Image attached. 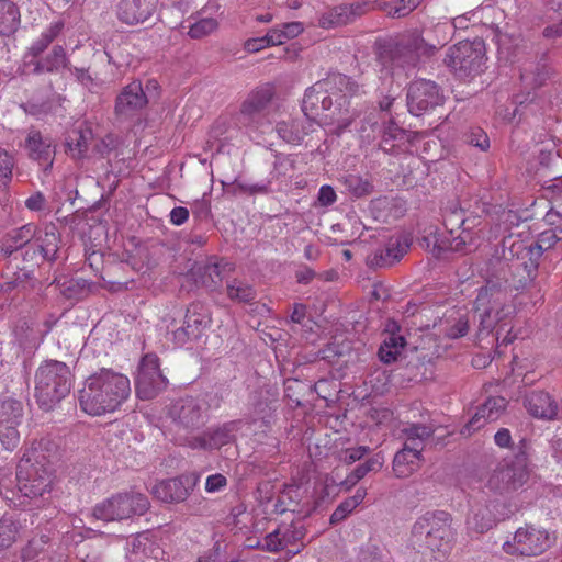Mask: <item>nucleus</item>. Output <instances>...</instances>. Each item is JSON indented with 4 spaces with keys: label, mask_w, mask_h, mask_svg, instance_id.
Listing matches in <instances>:
<instances>
[{
    "label": "nucleus",
    "mask_w": 562,
    "mask_h": 562,
    "mask_svg": "<svg viewBox=\"0 0 562 562\" xmlns=\"http://www.w3.org/2000/svg\"><path fill=\"white\" fill-rule=\"evenodd\" d=\"M58 454V447L49 438L35 440L26 449L18 464V492L0 487V495L9 506L24 505L23 498L43 497L50 493L54 482L53 461Z\"/></svg>",
    "instance_id": "obj_1"
},
{
    "label": "nucleus",
    "mask_w": 562,
    "mask_h": 562,
    "mask_svg": "<svg viewBox=\"0 0 562 562\" xmlns=\"http://www.w3.org/2000/svg\"><path fill=\"white\" fill-rule=\"evenodd\" d=\"M450 30L451 26L446 23L437 24L429 30L428 33L443 35L442 40H438L437 43H430L417 31L403 34L396 41L380 42L376 47L378 61L390 70L392 76L403 74L408 77L409 72L417 67L422 56L435 55L448 42L447 33Z\"/></svg>",
    "instance_id": "obj_2"
},
{
    "label": "nucleus",
    "mask_w": 562,
    "mask_h": 562,
    "mask_svg": "<svg viewBox=\"0 0 562 562\" xmlns=\"http://www.w3.org/2000/svg\"><path fill=\"white\" fill-rule=\"evenodd\" d=\"M130 394L128 378L112 369L103 368L85 380L78 393V401L86 414L101 416L115 412Z\"/></svg>",
    "instance_id": "obj_3"
},
{
    "label": "nucleus",
    "mask_w": 562,
    "mask_h": 562,
    "mask_svg": "<svg viewBox=\"0 0 562 562\" xmlns=\"http://www.w3.org/2000/svg\"><path fill=\"white\" fill-rule=\"evenodd\" d=\"M506 293L495 285L480 289L474 302L479 337L493 334L499 341L502 334H505L502 344L507 345L513 341V338L508 337L510 329H507L510 324L512 307L506 305Z\"/></svg>",
    "instance_id": "obj_4"
},
{
    "label": "nucleus",
    "mask_w": 562,
    "mask_h": 562,
    "mask_svg": "<svg viewBox=\"0 0 562 562\" xmlns=\"http://www.w3.org/2000/svg\"><path fill=\"white\" fill-rule=\"evenodd\" d=\"M317 89L334 102L331 113H325L324 119L336 123L338 134L342 133L358 115L355 110H350V98L360 92V86L344 74L331 72L316 82Z\"/></svg>",
    "instance_id": "obj_5"
},
{
    "label": "nucleus",
    "mask_w": 562,
    "mask_h": 562,
    "mask_svg": "<svg viewBox=\"0 0 562 562\" xmlns=\"http://www.w3.org/2000/svg\"><path fill=\"white\" fill-rule=\"evenodd\" d=\"M70 370L66 363L49 360L35 374V397L44 411L52 409L70 391Z\"/></svg>",
    "instance_id": "obj_6"
},
{
    "label": "nucleus",
    "mask_w": 562,
    "mask_h": 562,
    "mask_svg": "<svg viewBox=\"0 0 562 562\" xmlns=\"http://www.w3.org/2000/svg\"><path fill=\"white\" fill-rule=\"evenodd\" d=\"M274 94V87L270 83L251 90L235 115V124L249 135L265 133L271 126L269 109Z\"/></svg>",
    "instance_id": "obj_7"
},
{
    "label": "nucleus",
    "mask_w": 562,
    "mask_h": 562,
    "mask_svg": "<svg viewBox=\"0 0 562 562\" xmlns=\"http://www.w3.org/2000/svg\"><path fill=\"white\" fill-rule=\"evenodd\" d=\"M451 521V515L445 510L427 512L413 525L412 538L419 547L446 552L453 539Z\"/></svg>",
    "instance_id": "obj_8"
},
{
    "label": "nucleus",
    "mask_w": 562,
    "mask_h": 562,
    "mask_svg": "<svg viewBox=\"0 0 562 562\" xmlns=\"http://www.w3.org/2000/svg\"><path fill=\"white\" fill-rule=\"evenodd\" d=\"M485 47L483 41H463L448 49L445 64L461 80L476 77L483 71Z\"/></svg>",
    "instance_id": "obj_9"
},
{
    "label": "nucleus",
    "mask_w": 562,
    "mask_h": 562,
    "mask_svg": "<svg viewBox=\"0 0 562 562\" xmlns=\"http://www.w3.org/2000/svg\"><path fill=\"white\" fill-rule=\"evenodd\" d=\"M175 431L179 436L188 435L202 428L209 419L207 404L193 396H183L175 400L167 409Z\"/></svg>",
    "instance_id": "obj_10"
},
{
    "label": "nucleus",
    "mask_w": 562,
    "mask_h": 562,
    "mask_svg": "<svg viewBox=\"0 0 562 562\" xmlns=\"http://www.w3.org/2000/svg\"><path fill=\"white\" fill-rule=\"evenodd\" d=\"M529 460L524 447L510 460H504L491 474L487 487L504 495L520 488L529 479Z\"/></svg>",
    "instance_id": "obj_11"
},
{
    "label": "nucleus",
    "mask_w": 562,
    "mask_h": 562,
    "mask_svg": "<svg viewBox=\"0 0 562 562\" xmlns=\"http://www.w3.org/2000/svg\"><path fill=\"white\" fill-rule=\"evenodd\" d=\"M149 506L148 497L144 494L119 493L97 504L93 508V516L103 521L123 520L134 515H144Z\"/></svg>",
    "instance_id": "obj_12"
},
{
    "label": "nucleus",
    "mask_w": 562,
    "mask_h": 562,
    "mask_svg": "<svg viewBox=\"0 0 562 562\" xmlns=\"http://www.w3.org/2000/svg\"><path fill=\"white\" fill-rule=\"evenodd\" d=\"M168 380L160 370L159 358L146 353L139 362L135 380L136 394L140 400H151L167 389Z\"/></svg>",
    "instance_id": "obj_13"
},
{
    "label": "nucleus",
    "mask_w": 562,
    "mask_h": 562,
    "mask_svg": "<svg viewBox=\"0 0 562 562\" xmlns=\"http://www.w3.org/2000/svg\"><path fill=\"white\" fill-rule=\"evenodd\" d=\"M69 66V59L61 45H55L47 54L37 56H23L21 72L24 76L45 77L58 76L63 78V72Z\"/></svg>",
    "instance_id": "obj_14"
},
{
    "label": "nucleus",
    "mask_w": 562,
    "mask_h": 562,
    "mask_svg": "<svg viewBox=\"0 0 562 562\" xmlns=\"http://www.w3.org/2000/svg\"><path fill=\"white\" fill-rule=\"evenodd\" d=\"M550 546L547 530L526 526L515 532L513 542L506 541L503 544V550L508 554L532 557L543 553Z\"/></svg>",
    "instance_id": "obj_15"
},
{
    "label": "nucleus",
    "mask_w": 562,
    "mask_h": 562,
    "mask_svg": "<svg viewBox=\"0 0 562 562\" xmlns=\"http://www.w3.org/2000/svg\"><path fill=\"white\" fill-rule=\"evenodd\" d=\"M211 324V314L205 304L193 302L187 307L183 324L172 331V341L184 346L198 340Z\"/></svg>",
    "instance_id": "obj_16"
},
{
    "label": "nucleus",
    "mask_w": 562,
    "mask_h": 562,
    "mask_svg": "<svg viewBox=\"0 0 562 562\" xmlns=\"http://www.w3.org/2000/svg\"><path fill=\"white\" fill-rule=\"evenodd\" d=\"M407 108L416 116L442 104L443 95L440 88L431 80L413 81L407 88Z\"/></svg>",
    "instance_id": "obj_17"
},
{
    "label": "nucleus",
    "mask_w": 562,
    "mask_h": 562,
    "mask_svg": "<svg viewBox=\"0 0 562 562\" xmlns=\"http://www.w3.org/2000/svg\"><path fill=\"white\" fill-rule=\"evenodd\" d=\"M199 480L200 475L196 473H187L173 479L164 480L154 485L153 494L165 503H180L194 490Z\"/></svg>",
    "instance_id": "obj_18"
},
{
    "label": "nucleus",
    "mask_w": 562,
    "mask_h": 562,
    "mask_svg": "<svg viewBox=\"0 0 562 562\" xmlns=\"http://www.w3.org/2000/svg\"><path fill=\"white\" fill-rule=\"evenodd\" d=\"M238 420L224 423L221 426L209 428L201 435L187 438L188 447L192 449L213 450L236 440V432L239 430Z\"/></svg>",
    "instance_id": "obj_19"
},
{
    "label": "nucleus",
    "mask_w": 562,
    "mask_h": 562,
    "mask_svg": "<svg viewBox=\"0 0 562 562\" xmlns=\"http://www.w3.org/2000/svg\"><path fill=\"white\" fill-rule=\"evenodd\" d=\"M375 8L371 1H358L336 5L323 12L318 19V25L323 29H331L353 22Z\"/></svg>",
    "instance_id": "obj_20"
},
{
    "label": "nucleus",
    "mask_w": 562,
    "mask_h": 562,
    "mask_svg": "<svg viewBox=\"0 0 562 562\" xmlns=\"http://www.w3.org/2000/svg\"><path fill=\"white\" fill-rule=\"evenodd\" d=\"M27 157L36 161L44 171L52 168L55 158V145L48 136H43L38 130L30 128L24 142Z\"/></svg>",
    "instance_id": "obj_21"
},
{
    "label": "nucleus",
    "mask_w": 562,
    "mask_h": 562,
    "mask_svg": "<svg viewBox=\"0 0 562 562\" xmlns=\"http://www.w3.org/2000/svg\"><path fill=\"white\" fill-rule=\"evenodd\" d=\"M412 239L406 234H395L391 236L385 245L378 248L369 258L370 263L375 267H391L400 261L407 252Z\"/></svg>",
    "instance_id": "obj_22"
},
{
    "label": "nucleus",
    "mask_w": 562,
    "mask_h": 562,
    "mask_svg": "<svg viewBox=\"0 0 562 562\" xmlns=\"http://www.w3.org/2000/svg\"><path fill=\"white\" fill-rule=\"evenodd\" d=\"M148 100L139 81H133L123 88L115 101L117 116L127 119L137 114Z\"/></svg>",
    "instance_id": "obj_23"
},
{
    "label": "nucleus",
    "mask_w": 562,
    "mask_h": 562,
    "mask_svg": "<svg viewBox=\"0 0 562 562\" xmlns=\"http://www.w3.org/2000/svg\"><path fill=\"white\" fill-rule=\"evenodd\" d=\"M524 407L537 419L554 420L559 414V403L546 391H531L524 397Z\"/></svg>",
    "instance_id": "obj_24"
},
{
    "label": "nucleus",
    "mask_w": 562,
    "mask_h": 562,
    "mask_svg": "<svg viewBox=\"0 0 562 562\" xmlns=\"http://www.w3.org/2000/svg\"><path fill=\"white\" fill-rule=\"evenodd\" d=\"M507 400L503 396H490L481 404L475 414L465 425L469 432L483 427L487 422H494L501 417L507 407Z\"/></svg>",
    "instance_id": "obj_25"
},
{
    "label": "nucleus",
    "mask_w": 562,
    "mask_h": 562,
    "mask_svg": "<svg viewBox=\"0 0 562 562\" xmlns=\"http://www.w3.org/2000/svg\"><path fill=\"white\" fill-rule=\"evenodd\" d=\"M158 0H121L117 4V18L126 24L143 23L155 11Z\"/></svg>",
    "instance_id": "obj_26"
},
{
    "label": "nucleus",
    "mask_w": 562,
    "mask_h": 562,
    "mask_svg": "<svg viewBox=\"0 0 562 562\" xmlns=\"http://www.w3.org/2000/svg\"><path fill=\"white\" fill-rule=\"evenodd\" d=\"M398 331V324L394 321H389L383 341L378 351V356L383 363L389 364L396 361L406 345L405 338Z\"/></svg>",
    "instance_id": "obj_27"
},
{
    "label": "nucleus",
    "mask_w": 562,
    "mask_h": 562,
    "mask_svg": "<svg viewBox=\"0 0 562 562\" xmlns=\"http://www.w3.org/2000/svg\"><path fill=\"white\" fill-rule=\"evenodd\" d=\"M232 270V263L212 258L196 268L195 276L205 289L214 291L221 284L224 274Z\"/></svg>",
    "instance_id": "obj_28"
},
{
    "label": "nucleus",
    "mask_w": 562,
    "mask_h": 562,
    "mask_svg": "<svg viewBox=\"0 0 562 562\" xmlns=\"http://www.w3.org/2000/svg\"><path fill=\"white\" fill-rule=\"evenodd\" d=\"M422 462V448L403 446L393 458L394 474L398 479L409 477L420 468Z\"/></svg>",
    "instance_id": "obj_29"
},
{
    "label": "nucleus",
    "mask_w": 562,
    "mask_h": 562,
    "mask_svg": "<svg viewBox=\"0 0 562 562\" xmlns=\"http://www.w3.org/2000/svg\"><path fill=\"white\" fill-rule=\"evenodd\" d=\"M36 236V225L29 223L12 229L0 240V254L9 258L14 252L23 249Z\"/></svg>",
    "instance_id": "obj_30"
},
{
    "label": "nucleus",
    "mask_w": 562,
    "mask_h": 562,
    "mask_svg": "<svg viewBox=\"0 0 562 562\" xmlns=\"http://www.w3.org/2000/svg\"><path fill=\"white\" fill-rule=\"evenodd\" d=\"M38 249L41 261H55L59 249L60 235L54 225L38 228L32 240Z\"/></svg>",
    "instance_id": "obj_31"
},
{
    "label": "nucleus",
    "mask_w": 562,
    "mask_h": 562,
    "mask_svg": "<svg viewBox=\"0 0 562 562\" xmlns=\"http://www.w3.org/2000/svg\"><path fill=\"white\" fill-rule=\"evenodd\" d=\"M333 106L334 102H330V98L323 91L316 90V82L305 91L302 111L308 119L315 120L324 112L331 113Z\"/></svg>",
    "instance_id": "obj_32"
},
{
    "label": "nucleus",
    "mask_w": 562,
    "mask_h": 562,
    "mask_svg": "<svg viewBox=\"0 0 562 562\" xmlns=\"http://www.w3.org/2000/svg\"><path fill=\"white\" fill-rule=\"evenodd\" d=\"M457 217L456 220H460L459 226L462 228V233L457 237H453L452 240H439V238L434 235L432 237H427L426 240L429 243L430 239H434V247L438 249V254H441L447 250L451 251H463L467 245V240L469 238L467 225V220L462 217V214L453 212L450 217L446 218V225H453L452 217Z\"/></svg>",
    "instance_id": "obj_33"
},
{
    "label": "nucleus",
    "mask_w": 562,
    "mask_h": 562,
    "mask_svg": "<svg viewBox=\"0 0 562 562\" xmlns=\"http://www.w3.org/2000/svg\"><path fill=\"white\" fill-rule=\"evenodd\" d=\"M65 27V23L61 20L55 21L50 23L36 38L27 50L24 53V56H37L38 54H44L48 46L61 34Z\"/></svg>",
    "instance_id": "obj_34"
},
{
    "label": "nucleus",
    "mask_w": 562,
    "mask_h": 562,
    "mask_svg": "<svg viewBox=\"0 0 562 562\" xmlns=\"http://www.w3.org/2000/svg\"><path fill=\"white\" fill-rule=\"evenodd\" d=\"M19 25V8L10 0H0V36L14 34Z\"/></svg>",
    "instance_id": "obj_35"
},
{
    "label": "nucleus",
    "mask_w": 562,
    "mask_h": 562,
    "mask_svg": "<svg viewBox=\"0 0 562 562\" xmlns=\"http://www.w3.org/2000/svg\"><path fill=\"white\" fill-rule=\"evenodd\" d=\"M93 139V133L90 128H78L71 131L68 135L66 145L72 158H83Z\"/></svg>",
    "instance_id": "obj_36"
},
{
    "label": "nucleus",
    "mask_w": 562,
    "mask_h": 562,
    "mask_svg": "<svg viewBox=\"0 0 562 562\" xmlns=\"http://www.w3.org/2000/svg\"><path fill=\"white\" fill-rule=\"evenodd\" d=\"M24 416L22 402L12 398H0V426H20Z\"/></svg>",
    "instance_id": "obj_37"
},
{
    "label": "nucleus",
    "mask_w": 562,
    "mask_h": 562,
    "mask_svg": "<svg viewBox=\"0 0 562 562\" xmlns=\"http://www.w3.org/2000/svg\"><path fill=\"white\" fill-rule=\"evenodd\" d=\"M302 493L299 485L289 484L280 492L274 505L276 512L283 514L285 512H301L300 502Z\"/></svg>",
    "instance_id": "obj_38"
},
{
    "label": "nucleus",
    "mask_w": 562,
    "mask_h": 562,
    "mask_svg": "<svg viewBox=\"0 0 562 562\" xmlns=\"http://www.w3.org/2000/svg\"><path fill=\"white\" fill-rule=\"evenodd\" d=\"M435 432L432 425L425 424H408L402 429V434L405 436L404 446H415L417 448H424V441L431 437Z\"/></svg>",
    "instance_id": "obj_39"
},
{
    "label": "nucleus",
    "mask_w": 562,
    "mask_h": 562,
    "mask_svg": "<svg viewBox=\"0 0 562 562\" xmlns=\"http://www.w3.org/2000/svg\"><path fill=\"white\" fill-rule=\"evenodd\" d=\"M367 495L366 488H358L353 496L341 502L334 513L330 515L329 522L337 525L348 517L364 499Z\"/></svg>",
    "instance_id": "obj_40"
},
{
    "label": "nucleus",
    "mask_w": 562,
    "mask_h": 562,
    "mask_svg": "<svg viewBox=\"0 0 562 562\" xmlns=\"http://www.w3.org/2000/svg\"><path fill=\"white\" fill-rule=\"evenodd\" d=\"M21 525L11 516L0 519V551H4L16 542L20 536Z\"/></svg>",
    "instance_id": "obj_41"
},
{
    "label": "nucleus",
    "mask_w": 562,
    "mask_h": 562,
    "mask_svg": "<svg viewBox=\"0 0 562 562\" xmlns=\"http://www.w3.org/2000/svg\"><path fill=\"white\" fill-rule=\"evenodd\" d=\"M48 542L49 537L46 535L33 537L29 540L26 546L21 549L19 560L15 562H36L38 557L45 553Z\"/></svg>",
    "instance_id": "obj_42"
},
{
    "label": "nucleus",
    "mask_w": 562,
    "mask_h": 562,
    "mask_svg": "<svg viewBox=\"0 0 562 562\" xmlns=\"http://www.w3.org/2000/svg\"><path fill=\"white\" fill-rule=\"evenodd\" d=\"M226 293L231 300L240 303H249L256 299L255 289L250 284L238 279L227 282Z\"/></svg>",
    "instance_id": "obj_43"
},
{
    "label": "nucleus",
    "mask_w": 562,
    "mask_h": 562,
    "mask_svg": "<svg viewBox=\"0 0 562 562\" xmlns=\"http://www.w3.org/2000/svg\"><path fill=\"white\" fill-rule=\"evenodd\" d=\"M276 131L289 144H299L304 136L302 124L297 120L281 121L276 125Z\"/></svg>",
    "instance_id": "obj_44"
},
{
    "label": "nucleus",
    "mask_w": 562,
    "mask_h": 562,
    "mask_svg": "<svg viewBox=\"0 0 562 562\" xmlns=\"http://www.w3.org/2000/svg\"><path fill=\"white\" fill-rule=\"evenodd\" d=\"M495 518L487 507H480L467 520L468 528L477 533H483L492 528Z\"/></svg>",
    "instance_id": "obj_45"
},
{
    "label": "nucleus",
    "mask_w": 562,
    "mask_h": 562,
    "mask_svg": "<svg viewBox=\"0 0 562 562\" xmlns=\"http://www.w3.org/2000/svg\"><path fill=\"white\" fill-rule=\"evenodd\" d=\"M344 184L347 190L357 198L368 195L373 190V186L369 180L357 175H348L344 177Z\"/></svg>",
    "instance_id": "obj_46"
},
{
    "label": "nucleus",
    "mask_w": 562,
    "mask_h": 562,
    "mask_svg": "<svg viewBox=\"0 0 562 562\" xmlns=\"http://www.w3.org/2000/svg\"><path fill=\"white\" fill-rule=\"evenodd\" d=\"M14 166V156L0 147V188H7L12 181Z\"/></svg>",
    "instance_id": "obj_47"
},
{
    "label": "nucleus",
    "mask_w": 562,
    "mask_h": 562,
    "mask_svg": "<svg viewBox=\"0 0 562 562\" xmlns=\"http://www.w3.org/2000/svg\"><path fill=\"white\" fill-rule=\"evenodd\" d=\"M560 240H562V226L557 227L554 231L543 233L536 247L530 248L529 252L531 256L536 254L537 257H539L544 249L553 247Z\"/></svg>",
    "instance_id": "obj_48"
},
{
    "label": "nucleus",
    "mask_w": 562,
    "mask_h": 562,
    "mask_svg": "<svg viewBox=\"0 0 562 562\" xmlns=\"http://www.w3.org/2000/svg\"><path fill=\"white\" fill-rule=\"evenodd\" d=\"M218 26V23L213 18H203L189 26L188 35L191 38H202L213 33Z\"/></svg>",
    "instance_id": "obj_49"
},
{
    "label": "nucleus",
    "mask_w": 562,
    "mask_h": 562,
    "mask_svg": "<svg viewBox=\"0 0 562 562\" xmlns=\"http://www.w3.org/2000/svg\"><path fill=\"white\" fill-rule=\"evenodd\" d=\"M19 426H0V442L8 451H13L20 443Z\"/></svg>",
    "instance_id": "obj_50"
},
{
    "label": "nucleus",
    "mask_w": 562,
    "mask_h": 562,
    "mask_svg": "<svg viewBox=\"0 0 562 562\" xmlns=\"http://www.w3.org/2000/svg\"><path fill=\"white\" fill-rule=\"evenodd\" d=\"M383 463V457L376 453L372 458L368 459L366 462L355 468L352 470L353 476H357L359 480H361L370 472H379L382 469Z\"/></svg>",
    "instance_id": "obj_51"
},
{
    "label": "nucleus",
    "mask_w": 562,
    "mask_h": 562,
    "mask_svg": "<svg viewBox=\"0 0 562 562\" xmlns=\"http://www.w3.org/2000/svg\"><path fill=\"white\" fill-rule=\"evenodd\" d=\"M383 134H384V142L385 143L394 142V143H396V146L405 144L409 139L408 132L403 130V128H401L400 126H397L393 122H390L385 126V128L383 131Z\"/></svg>",
    "instance_id": "obj_52"
},
{
    "label": "nucleus",
    "mask_w": 562,
    "mask_h": 562,
    "mask_svg": "<svg viewBox=\"0 0 562 562\" xmlns=\"http://www.w3.org/2000/svg\"><path fill=\"white\" fill-rule=\"evenodd\" d=\"M465 142L485 151L490 147L487 134L481 127L471 128L465 135Z\"/></svg>",
    "instance_id": "obj_53"
},
{
    "label": "nucleus",
    "mask_w": 562,
    "mask_h": 562,
    "mask_svg": "<svg viewBox=\"0 0 562 562\" xmlns=\"http://www.w3.org/2000/svg\"><path fill=\"white\" fill-rule=\"evenodd\" d=\"M294 168H295L294 161L290 157L278 155L274 160L272 173L277 178H280V177L291 178L293 176Z\"/></svg>",
    "instance_id": "obj_54"
},
{
    "label": "nucleus",
    "mask_w": 562,
    "mask_h": 562,
    "mask_svg": "<svg viewBox=\"0 0 562 562\" xmlns=\"http://www.w3.org/2000/svg\"><path fill=\"white\" fill-rule=\"evenodd\" d=\"M469 324L470 319L468 315H462L458 319H456L454 324L446 327L445 335L451 339L463 337L469 331Z\"/></svg>",
    "instance_id": "obj_55"
},
{
    "label": "nucleus",
    "mask_w": 562,
    "mask_h": 562,
    "mask_svg": "<svg viewBox=\"0 0 562 562\" xmlns=\"http://www.w3.org/2000/svg\"><path fill=\"white\" fill-rule=\"evenodd\" d=\"M261 549L269 552H278L284 549L282 541V527H279L265 537Z\"/></svg>",
    "instance_id": "obj_56"
},
{
    "label": "nucleus",
    "mask_w": 562,
    "mask_h": 562,
    "mask_svg": "<svg viewBox=\"0 0 562 562\" xmlns=\"http://www.w3.org/2000/svg\"><path fill=\"white\" fill-rule=\"evenodd\" d=\"M370 448L367 446H359L355 448H348L339 453V460L346 464H352L353 462L362 459L369 453Z\"/></svg>",
    "instance_id": "obj_57"
},
{
    "label": "nucleus",
    "mask_w": 562,
    "mask_h": 562,
    "mask_svg": "<svg viewBox=\"0 0 562 562\" xmlns=\"http://www.w3.org/2000/svg\"><path fill=\"white\" fill-rule=\"evenodd\" d=\"M304 530L293 525L282 527V541L284 548L297 543L304 538Z\"/></svg>",
    "instance_id": "obj_58"
},
{
    "label": "nucleus",
    "mask_w": 562,
    "mask_h": 562,
    "mask_svg": "<svg viewBox=\"0 0 562 562\" xmlns=\"http://www.w3.org/2000/svg\"><path fill=\"white\" fill-rule=\"evenodd\" d=\"M419 4V0H400V4L393 7L389 13L394 18H402L412 12Z\"/></svg>",
    "instance_id": "obj_59"
},
{
    "label": "nucleus",
    "mask_w": 562,
    "mask_h": 562,
    "mask_svg": "<svg viewBox=\"0 0 562 562\" xmlns=\"http://www.w3.org/2000/svg\"><path fill=\"white\" fill-rule=\"evenodd\" d=\"M270 181L261 182V183H237L238 189L241 192L249 194H267L270 192Z\"/></svg>",
    "instance_id": "obj_60"
},
{
    "label": "nucleus",
    "mask_w": 562,
    "mask_h": 562,
    "mask_svg": "<svg viewBox=\"0 0 562 562\" xmlns=\"http://www.w3.org/2000/svg\"><path fill=\"white\" fill-rule=\"evenodd\" d=\"M227 485V479L220 473L210 475L205 482V491L215 493L223 490Z\"/></svg>",
    "instance_id": "obj_61"
},
{
    "label": "nucleus",
    "mask_w": 562,
    "mask_h": 562,
    "mask_svg": "<svg viewBox=\"0 0 562 562\" xmlns=\"http://www.w3.org/2000/svg\"><path fill=\"white\" fill-rule=\"evenodd\" d=\"M281 27L285 41L299 36L304 31V26L301 22L283 23Z\"/></svg>",
    "instance_id": "obj_62"
},
{
    "label": "nucleus",
    "mask_w": 562,
    "mask_h": 562,
    "mask_svg": "<svg viewBox=\"0 0 562 562\" xmlns=\"http://www.w3.org/2000/svg\"><path fill=\"white\" fill-rule=\"evenodd\" d=\"M336 193L330 186H322L318 192V201L323 206H329L336 201Z\"/></svg>",
    "instance_id": "obj_63"
},
{
    "label": "nucleus",
    "mask_w": 562,
    "mask_h": 562,
    "mask_svg": "<svg viewBox=\"0 0 562 562\" xmlns=\"http://www.w3.org/2000/svg\"><path fill=\"white\" fill-rule=\"evenodd\" d=\"M46 199L42 192H35L25 201V206L31 211H42L45 207Z\"/></svg>",
    "instance_id": "obj_64"
}]
</instances>
